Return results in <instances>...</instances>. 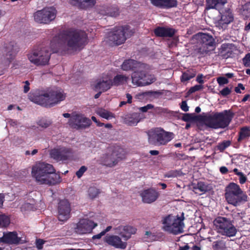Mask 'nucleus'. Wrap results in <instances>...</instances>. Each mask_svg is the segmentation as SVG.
<instances>
[{"mask_svg": "<svg viewBox=\"0 0 250 250\" xmlns=\"http://www.w3.org/2000/svg\"><path fill=\"white\" fill-rule=\"evenodd\" d=\"M86 34L82 31L66 30L60 32L50 42V49L42 48L28 54L29 61L37 66L48 64L50 58V52L59 51L71 53L79 50L87 42Z\"/></svg>", "mask_w": 250, "mask_h": 250, "instance_id": "1", "label": "nucleus"}, {"mask_svg": "<svg viewBox=\"0 0 250 250\" xmlns=\"http://www.w3.org/2000/svg\"><path fill=\"white\" fill-rule=\"evenodd\" d=\"M31 175L39 184L54 185L61 182L60 174L56 173L52 165L44 162H38L32 168Z\"/></svg>", "mask_w": 250, "mask_h": 250, "instance_id": "2", "label": "nucleus"}, {"mask_svg": "<svg viewBox=\"0 0 250 250\" xmlns=\"http://www.w3.org/2000/svg\"><path fill=\"white\" fill-rule=\"evenodd\" d=\"M65 99V95L60 90H50L30 96L33 102L44 106H52Z\"/></svg>", "mask_w": 250, "mask_h": 250, "instance_id": "3", "label": "nucleus"}, {"mask_svg": "<svg viewBox=\"0 0 250 250\" xmlns=\"http://www.w3.org/2000/svg\"><path fill=\"white\" fill-rule=\"evenodd\" d=\"M125 152L123 148L119 146H112L108 148L98 161L100 164L104 166L113 167L125 159Z\"/></svg>", "mask_w": 250, "mask_h": 250, "instance_id": "4", "label": "nucleus"}, {"mask_svg": "<svg viewBox=\"0 0 250 250\" xmlns=\"http://www.w3.org/2000/svg\"><path fill=\"white\" fill-rule=\"evenodd\" d=\"M225 197L229 204L236 207L244 204L248 199L246 192L234 183L229 184L226 187Z\"/></svg>", "mask_w": 250, "mask_h": 250, "instance_id": "5", "label": "nucleus"}, {"mask_svg": "<svg viewBox=\"0 0 250 250\" xmlns=\"http://www.w3.org/2000/svg\"><path fill=\"white\" fill-rule=\"evenodd\" d=\"M184 218L183 213L181 216L175 217L172 215H168L163 217L162 220L163 230L173 234L182 233L184 227Z\"/></svg>", "mask_w": 250, "mask_h": 250, "instance_id": "6", "label": "nucleus"}, {"mask_svg": "<svg viewBox=\"0 0 250 250\" xmlns=\"http://www.w3.org/2000/svg\"><path fill=\"white\" fill-rule=\"evenodd\" d=\"M198 45L195 49L196 54L200 57L209 54L215 49L214 40L212 36L204 33H199L195 36Z\"/></svg>", "mask_w": 250, "mask_h": 250, "instance_id": "7", "label": "nucleus"}, {"mask_svg": "<svg viewBox=\"0 0 250 250\" xmlns=\"http://www.w3.org/2000/svg\"><path fill=\"white\" fill-rule=\"evenodd\" d=\"M148 136L149 143L159 146L167 145L174 138V134L161 127H157L149 131Z\"/></svg>", "mask_w": 250, "mask_h": 250, "instance_id": "8", "label": "nucleus"}, {"mask_svg": "<svg viewBox=\"0 0 250 250\" xmlns=\"http://www.w3.org/2000/svg\"><path fill=\"white\" fill-rule=\"evenodd\" d=\"M131 31L128 26L119 27L114 29L108 36V40L111 44L120 45L123 43L126 38L131 35Z\"/></svg>", "mask_w": 250, "mask_h": 250, "instance_id": "9", "label": "nucleus"}, {"mask_svg": "<svg viewBox=\"0 0 250 250\" xmlns=\"http://www.w3.org/2000/svg\"><path fill=\"white\" fill-rule=\"evenodd\" d=\"M145 68H141L135 71L132 74V83L134 85L143 86L153 83L155 79L153 75L146 74Z\"/></svg>", "mask_w": 250, "mask_h": 250, "instance_id": "10", "label": "nucleus"}, {"mask_svg": "<svg viewBox=\"0 0 250 250\" xmlns=\"http://www.w3.org/2000/svg\"><path fill=\"white\" fill-rule=\"evenodd\" d=\"M57 11L53 7H48L39 10L34 15L35 21L41 23H49L53 21L56 16Z\"/></svg>", "mask_w": 250, "mask_h": 250, "instance_id": "11", "label": "nucleus"}, {"mask_svg": "<svg viewBox=\"0 0 250 250\" xmlns=\"http://www.w3.org/2000/svg\"><path fill=\"white\" fill-rule=\"evenodd\" d=\"M68 123L74 128L82 129L89 126L91 121L82 114L73 113L71 115Z\"/></svg>", "mask_w": 250, "mask_h": 250, "instance_id": "12", "label": "nucleus"}, {"mask_svg": "<svg viewBox=\"0 0 250 250\" xmlns=\"http://www.w3.org/2000/svg\"><path fill=\"white\" fill-rule=\"evenodd\" d=\"M73 152L71 148L65 147H58L50 151V155L52 158L57 161H63L72 157Z\"/></svg>", "mask_w": 250, "mask_h": 250, "instance_id": "13", "label": "nucleus"}, {"mask_svg": "<svg viewBox=\"0 0 250 250\" xmlns=\"http://www.w3.org/2000/svg\"><path fill=\"white\" fill-rule=\"evenodd\" d=\"M220 229L222 230V234L228 237L234 236L237 232V229L230 221L225 217H220Z\"/></svg>", "mask_w": 250, "mask_h": 250, "instance_id": "14", "label": "nucleus"}, {"mask_svg": "<svg viewBox=\"0 0 250 250\" xmlns=\"http://www.w3.org/2000/svg\"><path fill=\"white\" fill-rule=\"evenodd\" d=\"M70 207L67 200L60 202L58 206V219L60 221L67 220L70 216Z\"/></svg>", "mask_w": 250, "mask_h": 250, "instance_id": "15", "label": "nucleus"}, {"mask_svg": "<svg viewBox=\"0 0 250 250\" xmlns=\"http://www.w3.org/2000/svg\"><path fill=\"white\" fill-rule=\"evenodd\" d=\"M97 226V224L93 221L83 219L77 224L76 231L79 234H84L90 232L93 229Z\"/></svg>", "mask_w": 250, "mask_h": 250, "instance_id": "16", "label": "nucleus"}, {"mask_svg": "<svg viewBox=\"0 0 250 250\" xmlns=\"http://www.w3.org/2000/svg\"><path fill=\"white\" fill-rule=\"evenodd\" d=\"M237 50V47L232 43H225L220 48V56L224 59L232 58L234 56V52Z\"/></svg>", "mask_w": 250, "mask_h": 250, "instance_id": "17", "label": "nucleus"}, {"mask_svg": "<svg viewBox=\"0 0 250 250\" xmlns=\"http://www.w3.org/2000/svg\"><path fill=\"white\" fill-rule=\"evenodd\" d=\"M159 195L158 192L153 188L144 190L140 194L143 202L147 204L155 202L158 198Z\"/></svg>", "mask_w": 250, "mask_h": 250, "instance_id": "18", "label": "nucleus"}, {"mask_svg": "<svg viewBox=\"0 0 250 250\" xmlns=\"http://www.w3.org/2000/svg\"><path fill=\"white\" fill-rule=\"evenodd\" d=\"M113 85L112 81L110 77H106L99 80L93 85L95 91H105L110 88Z\"/></svg>", "mask_w": 250, "mask_h": 250, "instance_id": "19", "label": "nucleus"}, {"mask_svg": "<svg viewBox=\"0 0 250 250\" xmlns=\"http://www.w3.org/2000/svg\"><path fill=\"white\" fill-rule=\"evenodd\" d=\"M234 113L231 109H226L220 112V128L227 127L232 121Z\"/></svg>", "mask_w": 250, "mask_h": 250, "instance_id": "20", "label": "nucleus"}, {"mask_svg": "<svg viewBox=\"0 0 250 250\" xmlns=\"http://www.w3.org/2000/svg\"><path fill=\"white\" fill-rule=\"evenodd\" d=\"M146 66L144 63H141L134 60L129 59L125 61L122 64L121 67L124 71L134 70L135 71L141 68H145Z\"/></svg>", "mask_w": 250, "mask_h": 250, "instance_id": "21", "label": "nucleus"}, {"mask_svg": "<svg viewBox=\"0 0 250 250\" xmlns=\"http://www.w3.org/2000/svg\"><path fill=\"white\" fill-rule=\"evenodd\" d=\"M203 118L206 125L214 128L219 127V113H209L204 116Z\"/></svg>", "mask_w": 250, "mask_h": 250, "instance_id": "22", "label": "nucleus"}, {"mask_svg": "<svg viewBox=\"0 0 250 250\" xmlns=\"http://www.w3.org/2000/svg\"><path fill=\"white\" fill-rule=\"evenodd\" d=\"M115 230L116 233L119 234L122 237L125 238L126 240L130 238L131 234L136 233V229L129 226H121L115 228Z\"/></svg>", "mask_w": 250, "mask_h": 250, "instance_id": "23", "label": "nucleus"}, {"mask_svg": "<svg viewBox=\"0 0 250 250\" xmlns=\"http://www.w3.org/2000/svg\"><path fill=\"white\" fill-rule=\"evenodd\" d=\"M105 242L109 245L116 248L124 249L126 247V243L122 241L120 237L116 235H110L105 238Z\"/></svg>", "mask_w": 250, "mask_h": 250, "instance_id": "24", "label": "nucleus"}, {"mask_svg": "<svg viewBox=\"0 0 250 250\" xmlns=\"http://www.w3.org/2000/svg\"><path fill=\"white\" fill-rule=\"evenodd\" d=\"M101 15L115 17L119 15V9L115 5L102 6L99 10Z\"/></svg>", "mask_w": 250, "mask_h": 250, "instance_id": "25", "label": "nucleus"}, {"mask_svg": "<svg viewBox=\"0 0 250 250\" xmlns=\"http://www.w3.org/2000/svg\"><path fill=\"white\" fill-rule=\"evenodd\" d=\"M18 51L17 43L14 42H10L5 47V58L9 61L13 60Z\"/></svg>", "mask_w": 250, "mask_h": 250, "instance_id": "26", "label": "nucleus"}, {"mask_svg": "<svg viewBox=\"0 0 250 250\" xmlns=\"http://www.w3.org/2000/svg\"><path fill=\"white\" fill-rule=\"evenodd\" d=\"M151 3L158 7L169 8L176 6V0H150Z\"/></svg>", "mask_w": 250, "mask_h": 250, "instance_id": "27", "label": "nucleus"}, {"mask_svg": "<svg viewBox=\"0 0 250 250\" xmlns=\"http://www.w3.org/2000/svg\"><path fill=\"white\" fill-rule=\"evenodd\" d=\"M69 3L81 9H85L93 6L95 3V0H69Z\"/></svg>", "mask_w": 250, "mask_h": 250, "instance_id": "28", "label": "nucleus"}, {"mask_svg": "<svg viewBox=\"0 0 250 250\" xmlns=\"http://www.w3.org/2000/svg\"><path fill=\"white\" fill-rule=\"evenodd\" d=\"M155 34L158 37H171L175 33V30L170 28L157 27L154 30Z\"/></svg>", "mask_w": 250, "mask_h": 250, "instance_id": "29", "label": "nucleus"}, {"mask_svg": "<svg viewBox=\"0 0 250 250\" xmlns=\"http://www.w3.org/2000/svg\"><path fill=\"white\" fill-rule=\"evenodd\" d=\"M192 187L193 192L199 195H202L210 189L209 186L203 182L194 183Z\"/></svg>", "mask_w": 250, "mask_h": 250, "instance_id": "30", "label": "nucleus"}, {"mask_svg": "<svg viewBox=\"0 0 250 250\" xmlns=\"http://www.w3.org/2000/svg\"><path fill=\"white\" fill-rule=\"evenodd\" d=\"M4 243L16 244L19 243L20 239L15 231L3 232Z\"/></svg>", "mask_w": 250, "mask_h": 250, "instance_id": "31", "label": "nucleus"}, {"mask_svg": "<svg viewBox=\"0 0 250 250\" xmlns=\"http://www.w3.org/2000/svg\"><path fill=\"white\" fill-rule=\"evenodd\" d=\"M140 120V114L138 113H133L131 114L128 115L126 116L125 118V123L131 126L136 125Z\"/></svg>", "mask_w": 250, "mask_h": 250, "instance_id": "32", "label": "nucleus"}, {"mask_svg": "<svg viewBox=\"0 0 250 250\" xmlns=\"http://www.w3.org/2000/svg\"><path fill=\"white\" fill-rule=\"evenodd\" d=\"M233 20V17L229 9L223 12L220 19V24H228Z\"/></svg>", "mask_w": 250, "mask_h": 250, "instance_id": "33", "label": "nucleus"}, {"mask_svg": "<svg viewBox=\"0 0 250 250\" xmlns=\"http://www.w3.org/2000/svg\"><path fill=\"white\" fill-rule=\"evenodd\" d=\"M250 136V127L249 126H245L242 127L240 132H239V137L237 139L238 142H241L245 138Z\"/></svg>", "mask_w": 250, "mask_h": 250, "instance_id": "34", "label": "nucleus"}, {"mask_svg": "<svg viewBox=\"0 0 250 250\" xmlns=\"http://www.w3.org/2000/svg\"><path fill=\"white\" fill-rule=\"evenodd\" d=\"M129 78L125 75H118L113 79L112 81L113 85H119L127 83Z\"/></svg>", "mask_w": 250, "mask_h": 250, "instance_id": "35", "label": "nucleus"}, {"mask_svg": "<svg viewBox=\"0 0 250 250\" xmlns=\"http://www.w3.org/2000/svg\"><path fill=\"white\" fill-rule=\"evenodd\" d=\"M96 113L100 117L107 120L111 119L114 117V114L103 108H99L96 110Z\"/></svg>", "mask_w": 250, "mask_h": 250, "instance_id": "36", "label": "nucleus"}, {"mask_svg": "<svg viewBox=\"0 0 250 250\" xmlns=\"http://www.w3.org/2000/svg\"><path fill=\"white\" fill-rule=\"evenodd\" d=\"M10 223L9 217L5 214H0V228H6Z\"/></svg>", "mask_w": 250, "mask_h": 250, "instance_id": "37", "label": "nucleus"}, {"mask_svg": "<svg viewBox=\"0 0 250 250\" xmlns=\"http://www.w3.org/2000/svg\"><path fill=\"white\" fill-rule=\"evenodd\" d=\"M207 9L215 8L217 9L218 0H206Z\"/></svg>", "mask_w": 250, "mask_h": 250, "instance_id": "38", "label": "nucleus"}, {"mask_svg": "<svg viewBox=\"0 0 250 250\" xmlns=\"http://www.w3.org/2000/svg\"><path fill=\"white\" fill-rule=\"evenodd\" d=\"M88 192L89 197L92 199L96 198L100 193L99 189L95 187H90Z\"/></svg>", "mask_w": 250, "mask_h": 250, "instance_id": "39", "label": "nucleus"}, {"mask_svg": "<svg viewBox=\"0 0 250 250\" xmlns=\"http://www.w3.org/2000/svg\"><path fill=\"white\" fill-rule=\"evenodd\" d=\"M38 125L43 128H46L50 126L51 124V122L49 120L46 119H41L39 120L37 123Z\"/></svg>", "mask_w": 250, "mask_h": 250, "instance_id": "40", "label": "nucleus"}, {"mask_svg": "<svg viewBox=\"0 0 250 250\" xmlns=\"http://www.w3.org/2000/svg\"><path fill=\"white\" fill-rule=\"evenodd\" d=\"M195 76V74L189 72L183 73L181 79L182 82H186Z\"/></svg>", "mask_w": 250, "mask_h": 250, "instance_id": "41", "label": "nucleus"}, {"mask_svg": "<svg viewBox=\"0 0 250 250\" xmlns=\"http://www.w3.org/2000/svg\"><path fill=\"white\" fill-rule=\"evenodd\" d=\"M21 210L23 212L25 211L31 210L34 209V205L30 203H25L22 205Z\"/></svg>", "mask_w": 250, "mask_h": 250, "instance_id": "42", "label": "nucleus"}, {"mask_svg": "<svg viewBox=\"0 0 250 250\" xmlns=\"http://www.w3.org/2000/svg\"><path fill=\"white\" fill-rule=\"evenodd\" d=\"M144 238L146 241H151L155 239V235L151 232L146 231L145 233Z\"/></svg>", "mask_w": 250, "mask_h": 250, "instance_id": "43", "label": "nucleus"}, {"mask_svg": "<svg viewBox=\"0 0 250 250\" xmlns=\"http://www.w3.org/2000/svg\"><path fill=\"white\" fill-rule=\"evenodd\" d=\"M243 63L244 66L248 67H250V53H248L245 55L243 58Z\"/></svg>", "mask_w": 250, "mask_h": 250, "instance_id": "44", "label": "nucleus"}, {"mask_svg": "<svg viewBox=\"0 0 250 250\" xmlns=\"http://www.w3.org/2000/svg\"><path fill=\"white\" fill-rule=\"evenodd\" d=\"M231 91V88L226 87L220 91V94L222 96L226 97L230 93Z\"/></svg>", "mask_w": 250, "mask_h": 250, "instance_id": "45", "label": "nucleus"}, {"mask_svg": "<svg viewBox=\"0 0 250 250\" xmlns=\"http://www.w3.org/2000/svg\"><path fill=\"white\" fill-rule=\"evenodd\" d=\"M87 170V167L85 166H82L76 172L77 176L80 178H81L84 172H85Z\"/></svg>", "mask_w": 250, "mask_h": 250, "instance_id": "46", "label": "nucleus"}, {"mask_svg": "<svg viewBox=\"0 0 250 250\" xmlns=\"http://www.w3.org/2000/svg\"><path fill=\"white\" fill-rule=\"evenodd\" d=\"M203 88V85H202L201 84H199V85H195V86L191 87L189 91H188V93H192L193 92H195L197 91H199L201 89H202Z\"/></svg>", "mask_w": 250, "mask_h": 250, "instance_id": "47", "label": "nucleus"}, {"mask_svg": "<svg viewBox=\"0 0 250 250\" xmlns=\"http://www.w3.org/2000/svg\"><path fill=\"white\" fill-rule=\"evenodd\" d=\"M181 171L178 170H173L170 171L167 175V177H175L181 175Z\"/></svg>", "mask_w": 250, "mask_h": 250, "instance_id": "48", "label": "nucleus"}, {"mask_svg": "<svg viewBox=\"0 0 250 250\" xmlns=\"http://www.w3.org/2000/svg\"><path fill=\"white\" fill-rule=\"evenodd\" d=\"M230 142L229 141H224L221 144H220V150H224L227 147L230 146Z\"/></svg>", "mask_w": 250, "mask_h": 250, "instance_id": "49", "label": "nucleus"}, {"mask_svg": "<svg viewBox=\"0 0 250 250\" xmlns=\"http://www.w3.org/2000/svg\"><path fill=\"white\" fill-rule=\"evenodd\" d=\"M153 107L154 106L152 104H148L145 106L140 107L139 109L143 112H146L149 109H152Z\"/></svg>", "mask_w": 250, "mask_h": 250, "instance_id": "50", "label": "nucleus"}, {"mask_svg": "<svg viewBox=\"0 0 250 250\" xmlns=\"http://www.w3.org/2000/svg\"><path fill=\"white\" fill-rule=\"evenodd\" d=\"M238 176L239 177V182L241 184H244L247 181V178L243 172L241 173H238Z\"/></svg>", "mask_w": 250, "mask_h": 250, "instance_id": "51", "label": "nucleus"}, {"mask_svg": "<svg viewBox=\"0 0 250 250\" xmlns=\"http://www.w3.org/2000/svg\"><path fill=\"white\" fill-rule=\"evenodd\" d=\"M44 241H43V240L42 239H37L36 240V247L37 248L39 249V250H41L42 248V246L43 245V244L44 243Z\"/></svg>", "mask_w": 250, "mask_h": 250, "instance_id": "52", "label": "nucleus"}, {"mask_svg": "<svg viewBox=\"0 0 250 250\" xmlns=\"http://www.w3.org/2000/svg\"><path fill=\"white\" fill-rule=\"evenodd\" d=\"M180 107L181 109L185 112L188 110L189 107L188 106L186 101H183L181 103Z\"/></svg>", "mask_w": 250, "mask_h": 250, "instance_id": "53", "label": "nucleus"}, {"mask_svg": "<svg viewBox=\"0 0 250 250\" xmlns=\"http://www.w3.org/2000/svg\"><path fill=\"white\" fill-rule=\"evenodd\" d=\"M228 79L227 77L220 76V85L228 83Z\"/></svg>", "mask_w": 250, "mask_h": 250, "instance_id": "54", "label": "nucleus"}, {"mask_svg": "<svg viewBox=\"0 0 250 250\" xmlns=\"http://www.w3.org/2000/svg\"><path fill=\"white\" fill-rule=\"evenodd\" d=\"M25 84L24 85V92L27 93L29 91L30 89L29 87V83L28 81H26L24 82Z\"/></svg>", "mask_w": 250, "mask_h": 250, "instance_id": "55", "label": "nucleus"}, {"mask_svg": "<svg viewBox=\"0 0 250 250\" xmlns=\"http://www.w3.org/2000/svg\"><path fill=\"white\" fill-rule=\"evenodd\" d=\"M203 78V75H198L196 78V81L199 83H201V84L203 83H204V82Z\"/></svg>", "mask_w": 250, "mask_h": 250, "instance_id": "56", "label": "nucleus"}, {"mask_svg": "<svg viewBox=\"0 0 250 250\" xmlns=\"http://www.w3.org/2000/svg\"><path fill=\"white\" fill-rule=\"evenodd\" d=\"M91 119L93 121L95 122L97 124V125L99 126H102L104 125V123L98 122V121L97 120L96 118L94 116H92L91 117Z\"/></svg>", "mask_w": 250, "mask_h": 250, "instance_id": "57", "label": "nucleus"}, {"mask_svg": "<svg viewBox=\"0 0 250 250\" xmlns=\"http://www.w3.org/2000/svg\"><path fill=\"white\" fill-rule=\"evenodd\" d=\"M104 232L102 231L99 234L94 235L92 238L93 239H100L101 238L102 236H104Z\"/></svg>", "mask_w": 250, "mask_h": 250, "instance_id": "58", "label": "nucleus"}, {"mask_svg": "<svg viewBox=\"0 0 250 250\" xmlns=\"http://www.w3.org/2000/svg\"><path fill=\"white\" fill-rule=\"evenodd\" d=\"M189 246L187 244L183 246H180L179 250H189Z\"/></svg>", "mask_w": 250, "mask_h": 250, "instance_id": "59", "label": "nucleus"}, {"mask_svg": "<svg viewBox=\"0 0 250 250\" xmlns=\"http://www.w3.org/2000/svg\"><path fill=\"white\" fill-rule=\"evenodd\" d=\"M220 171L223 174H225L228 172V169L226 167H222L220 168Z\"/></svg>", "mask_w": 250, "mask_h": 250, "instance_id": "60", "label": "nucleus"}, {"mask_svg": "<svg viewBox=\"0 0 250 250\" xmlns=\"http://www.w3.org/2000/svg\"><path fill=\"white\" fill-rule=\"evenodd\" d=\"M191 119V116L188 114H186L183 116V120L185 121H189Z\"/></svg>", "mask_w": 250, "mask_h": 250, "instance_id": "61", "label": "nucleus"}, {"mask_svg": "<svg viewBox=\"0 0 250 250\" xmlns=\"http://www.w3.org/2000/svg\"><path fill=\"white\" fill-rule=\"evenodd\" d=\"M126 96V98L127 99V103H129V104L131 103L132 102L131 95L129 94H127Z\"/></svg>", "mask_w": 250, "mask_h": 250, "instance_id": "62", "label": "nucleus"}, {"mask_svg": "<svg viewBox=\"0 0 250 250\" xmlns=\"http://www.w3.org/2000/svg\"><path fill=\"white\" fill-rule=\"evenodd\" d=\"M250 98V95H248V94L247 95H246L244 96V97H243L242 100V102H246L249 98Z\"/></svg>", "mask_w": 250, "mask_h": 250, "instance_id": "63", "label": "nucleus"}, {"mask_svg": "<svg viewBox=\"0 0 250 250\" xmlns=\"http://www.w3.org/2000/svg\"><path fill=\"white\" fill-rule=\"evenodd\" d=\"M218 241L214 242L213 243V247L214 250H218Z\"/></svg>", "mask_w": 250, "mask_h": 250, "instance_id": "64", "label": "nucleus"}]
</instances>
